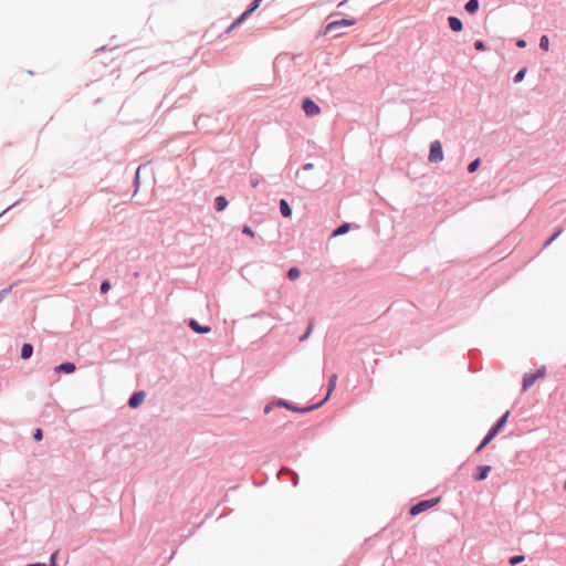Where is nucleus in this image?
Instances as JSON below:
<instances>
[{
	"instance_id": "1",
	"label": "nucleus",
	"mask_w": 566,
	"mask_h": 566,
	"mask_svg": "<svg viewBox=\"0 0 566 566\" xmlns=\"http://www.w3.org/2000/svg\"><path fill=\"white\" fill-rule=\"evenodd\" d=\"M509 415L510 412L506 411L503 417L496 422L495 426H493L489 433L485 436V438L483 439L482 443L479 446L478 450L476 451H481L485 446H488L492 439L503 429V427L505 426L506 421H507V418H509Z\"/></svg>"
},
{
	"instance_id": "28",
	"label": "nucleus",
	"mask_w": 566,
	"mask_h": 566,
	"mask_svg": "<svg viewBox=\"0 0 566 566\" xmlns=\"http://www.w3.org/2000/svg\"><path fill=\"white\" fill-rule=\"evenodd\" d=\"M474 48H475L476 50H479V51H483V50L485 49V45H484V43H483L482 41H476V42L474 43Z\"/></svg>"
},
{
	"instance_id": "20",
	"label": "nucleus",
	"mask_w": 566,
	"mask_h": 566,
	"mask_svg": "<svg viewBox=\"0 0 566 566\" xmlns=\"http://www.w3.org/2000/svg\"><path fill=\"white\" fill-rule=\"evenodd\" d=\"M348 230H349V224H348V223H344V224H342L340 227H338V228L333 232V235H334V237H337V235L344 234V233H346Z\"/></svg>"
},
{
	"instance_id": "25",
	"label": "nucleus",
	"mask_w": 566,
	"mask_h": 566,
	"mask_svg": "<svg viewBox=\"0 0 566 566\" xmlns=\"http://www.w3.org/2000/svg\"><path fill=\"white\" fill-rule=\"evenodd\" d=\"M525 73H526V69H522L521 71H518V73L515 75L514 77V81L517 83V82H521L524 76H525Z\"/></svg>"
},
{
	"instance_id": "24",
	"label": "nucleus",
	"mask_w": 566,
	"mask_h": 566,
	"mask_svg": "<svg viewBox=\"0 0 566 566\" xmlns=\"http://www.w3.org/2000/svg\"><path fill=\"white\" fill-rule=\"evenodd\" d=\"M523 560H524L523 555H516V556H513L510 558V564L514 566V565L522 563Z\"/></svg>"
},
{
	"instance_id": "18",
	"label": "nucleus",
	"mask_w": 566,
	"mask_h": 566,
	"mask_svg": "<svg viewBox=\"0 0 566 566\" xmlns=\"http://www.w3.org/2000/svg\"><path fill=\"white\" fill-rule=\"evenodd\" d=\"M479 9L478 0H469L465 4V10L470 13L475 12Z\"/></svg>"
},
{
	"instance_id": "11",
	"label": "nucleus",
	"mask_w": 566,
	"mask_h": 566,
	"mask_svg": "<svg viewBox=\"0 0 566 566\" xmlns=\"http://www.w3.org/2000/svg\"><path fill=\"white\" fill-rule=\"evenodd\" d=\"M336 381H337V376L332 375L329 378V381H328L327 396L323 400H321V406H323V403L329 398L331 394L333 392V390L336 387Z\"/></svg>"
},
{
	"instance_id": "5",
	"label": "nucleus",
	"mask_w": 566,
	"mask_h": 566,
	"mask_svg": "<svg viewBox=\"0 0 566 566\" xmlns=\"http://www.w3.org/2000/svg\"><path fill=\"white\" fill-rule=\"evenodd\" d=\"M439 501H440V499L437 497V499L426 500V501L419 502L418 504L413 505L410 509V514L413 515V516L418 515L421 512H424L426 510L431 509L432 506H434L437 503H439Z\"/></svg>"
},
{
	"instance_id": "21",
	"label": "nucleus",
	"mask_w": 566,
	"mask_h": 566,
	"mask_svg": "<svg viewBox=\"0 0 566 566\" xmlns=\"http://www.w3.org/2000/svg\"><path fill=\"white\" fill-rule=\"evenodd\" d=\"M539 48L544 51H548L549 40L546 35H543L539 40Z\"/></svg>"
},
{
	"instance_id": "15",
	"label": "nucleus",
	"mask_w": 566,
	"mask_h": 566,
	"mask_svg": "<svg viewBox=\"0 0 566 566\" xmlns=\"http://www.w3.org/2000/svg\"><path fill=\"white\" fill-rule=\"evenodd\" d=\"M280 211L283 217L289 218L292 214V209L285 199L280 201Z\"/></svg>"
},
{
	"instance_id": "19",
	"label": "nucleus",
	"mask_w": 566,
	"mask_h": 566,
	"mask_svg": "<svg viewBox=\"0 0 566 566\" xmlns=\"http://www.w3.org/2000/svg\"><path fill=\"white\" fill-rule=\"evenodd\" d=\"M301 275V272L297 268H291L287 272V276L290 280L294 281L297 280Z\"/></svg>"
},
{
	"instance_id": "8",
	"label": "nucleus",
	"mask_w": 566,
	"mask_h": 566,
	"mask_svg": "<svg viewBox=\"0 0 566 566\" xmlns=\"http://www.w3.org/2000/svg\"><path fill=\"white\" fill-rule=\"evenodd\" d=\"M274 406L285 407V408H287V409H290V410H293V411H301V409H297V408H295V407H293V406L289 405V403H287L286 401H284V400H277L276 402H273V403H269V405H266V406H265V408H264V412H265V413L271 412V410H272V408H273ZM305 410H306V409H302V411H305Z\"/></svg>"
},
{
	"instance_id": "23",
	"label": "nucleus",
	"mask_w": 566,
	"mask_h": 566,
	"mask_svg": "<svg viewBox=\"0 0 566 566\" xmlns=\"http://www.w3.org/2000/svg\"><path fill=\"white\" fill-rule=\"evenodd\" d=\"M563 232V229H558L544 244V247H548L553 241H555L560 233Z\"/></svg>"
},
{
	"instance_id": "17",
	"label": "nucleus",
	"mask_w": 566,
	"mask_h": 566,
	"mask_svg": "<svg viewBox=\"0 0 566 566\" xmlns=\"http://www.w3.org/2000/svg\"><path fill=\"white\" fill-rule=\"evenodd\" d=\"M32 353H33V347H32V345H30V344H24V345L22 346V348H21V357H22L23 359H28V358H30V357H31V355H32Z\"/></svg>"
},
{
	"instance_id": "30",
	"label": "nucleus",
	"mask_w": 566,
	"mask_h": 566,
	"mask_svg": "<svg viewBox=\"0 0 566 566\" xmlns=\"http://www.w3.org/2000/svg\"><path fill=\"white\" fill-rule=\"evenodd\" d=\"M516 45H517L518 48H524V46L526 45V42H525L524 40H518V41H517V43H516Z\"/></svg>"
},
{
	"instance_id": "3",
	"label": "nucleus",
	"mask_w": 566,
	"mask_h": 566,
	"mask_svg": "<svg viewBox=\"0 0 566 566\" xmlns=\"http://www.w3.org/2000/svg\"><path fill=\"white\" fill-rule=\"evenodd\" d=\"M443 160L442 145L439 140H434L430 145L429 161L440 163Z\"/></svg>"
},
{
	"instance_id": "32",
	"label": "nucleus",
	"mask_w": 566,
	"mask_h": 566,
	"mask_svg": "<svg viewBox=\"0 0 566 566\" xmlns=\"http://www.w3.org/2000/svg\"><path fill=\"white\" fill-rule=\"evenodd\" d=\"M564 488H565V490H566V480H565V484H564Z\"/></svg>"
},
{
	"instance_id": "10",
	"label": "nucleus",
	"mask_w": 566,
	"mask_h": 566,
	"mask_svg": "<svg viewBox=\"0 0 566 566\" xmlns=\"http://www.w3.org/2000/svg\"><path fill=\"white\" fill-rule=\"evenodd\" d=\"M189 326L192 331H195L196 333H199V334H207L210 332V327L209 326H201L197 321L195 319H191L190 323H189Z\"/></svg>"
},
{
	"instance_id": "4",
	"label": "nucleus",
	"mask_w": 566,
	"mask_h": 566,
	"mask_svg": "<svg viewBox=\"0 0 566 566\" xmlns=\"http://www.w3.org/2000/svg\"><path fill=\"white\" fill-rule=\"evenodd\" d=\"M545 368H541L535 373L525 374L523 378V390L526 391L537 379L544 377Z\"/></svg>"
},
{
	"instance_id": "22",
	"label": "nucleus",
	"mask_w": 566,
	"mask_h": 566,
	"mask_svg": "<svg viewBox=\"0 0 566 566\" xmlns=\"http://www.w3.org/2000/svg\"><path fill=\"white\" fill-rule=\"evenodd\" d=\"M479 166H480V159H475V160H473V161L468 166V171L472 174V172L476 171V169L479 168Z\"/></svg>"
},
{
	"instance_id": "9",
	"label": "nucleus",
	"mask_w": 566,
	"mask_h": 566,
	"mask_svg": "<svg viewBox=\"0 0 566 566\" xmlns=\"http://www.w3.org/2000/svg\"><path fill=\"white\" fill-rule=\"evenodd\" d=\"M144 399H145V394L143 391L135 392L130 397L128 405L132 408H137L139 405L143 403Z\"/></svg>"
},
{
	"instance_id": "6",
	"label": "nucleus",
	"mask_w": 566,
	"mask_h": 566,
	"mask_svg": "<svg viewBox=\"0 0 566 566\" xmlns=\"http://www.w3.org/2000/svg\"><path fill=\"white\" fill-rule=\"evenodd\" d=\"M262 0H254L251 3V8L247 11H244L228 29V32L233 30L235 27H238L242 21H244L256 8H259L260 2Z\"/></svg>"
},
{
	"instance_id": "29",
	"label": "nucleus",
	"mask_w": 566,
	"mask_h": 566,
	"mask_svg": "<svg viewBox=\"0 0 566 566\" xmlns=\"http://www.w3.org/2000/svg\"><path fill=\"white\" fill-rule=\"evenodd\" d=\"M34 439L36 441H41L42 440V431L41 429H36L35 432H34Z\"/></svg>"
},
{
	"instance_id": "7",
	"label": "nucleus",
	"mask_w": 566,
	"mask_h": 566,
	"mask_svg": "<svg viewBox=\"0 0 566 566\" xmlns=\"http://www.w3.org/2000/svg\"><path fill=\"white\" fill-rule=\"evenodd\" d=\"M302 108L307 116H313L318 113V106L311 98H305Z\"/></svg>"
},
{
	"instance_id": "2",
	"label": "nucleus",
	"mask_w": 566,
	"mask_h": 566,
	"mask_svg": "<svg viewBox=\"0 0 566 566\" xmlns=\"http://www.w3.org/2000/svg\"><path fill=\"white\" fill-rule=\"evenodd\" d=\"M355 24V20L342 19L328 23L325 28V33H332L335 36L340 35V30Z\"/></svg>"
},
{
	"instance_id": "12",
	"label": "nucleus",
	"mask_w": 566,
	"mask_h": 566,
	"mask_svg": "<svg viewBox=\"0 0 566 566\" xmlns=\"http://www.w3.org/2000/svg\"><path fill=\"white\" fill-rule=\"evenodd\" d=\"M75 370V365L73 363H63L55 367V371L57 373H66L71 374Z\"/></svg>"
},
{
	"instance_id": "31",
	"label": "nucleus",
	"mask_w": 566,
	"mask_h": 566,
	"mask_svg": "<svg viewBox=\"0 0 566 566\" xmlns=\"http://www.w3.org/2000/svg\"><path fill=\"white\" fill-rule=\"evenodd\" d=\"M311 168H313V164H307L304 166V169H311Z\"/></svg>"
},
{
	"instance_id": "26",
	"label": "nucleus",
	"mask_w": 566,
	"mask_h": 566,
	"mask_svg": "<svg viewBox=\"0 0 566 566\" xmlns=\"http://www.w3.org/2000/svg\"><path fill=\"white\" fill-rule=\"evenodd\" d=\"M109 289H111V284H109V282H108V281H105V282H103V283H102V285H101V292H102L103 294L107 293V292L109 291Z\"/></svg>"
},
{
	"instance_id": "13",
	"label": "nucleus",
	"mask_w": 566,
	"mask_h": 566,
	"mask_svg": "<svg viewBox=\"0 0 566 566\" xmlns=\"http://www.w3.org/2000/svg\"><path fill=\"white\" fill-rule=\"evenodd\" d=\"M478 471H479V473L474 478L478 481H482L488 478V475L491 471V467L490 465L478 467Z\"/></svg>"
},
{
	"instance_id": "27",
	"label": "nucleus",
	"mask_w": 566,
	"mask_h": 566,
	"mask_svg": "<svg viewBox=\"0 0 566 566\" xmlns=\"http://www.w3.org/2000/svg\"><path fill=\"white\" fill-rule=\"evenodd\" d=\"M242 232H243L244 234H247V235L252 237V238L254 237V232H253V230H252L250 227H248V226H244V227H243Z\"/></svg>"
},
{
	"instance_id": "16",
	"label": "nucleus",
	"mask_w": 566,
	"mask_h": 566,
	"mask_svg": "<svg viewBox=\"0 0 566 566\" xmlns=\"http://www.w3.org/2000/svg\"><path fill=\"white\" fill-rule=\"evenodd\" d=\"M214 205H216L217 211H222V210H224L227 208L228 200L226 199V197L219 196V197L216 198Z\"/></svg>"
},
{
	"instance_id": "14",
	"label": "nucleus",
	"mask_w": 566,
	"mask_h": 566,
	"mask_svg": "<svg viewBox=\"0 0 566 566\" xmlns=\"http://www.w3.org/2000/svg\"><path fill=\"white\" fill-rule=\"evenodd\" d=\"M448 22H449V27L452 31L454 32H459L462 30V22L455 18V17H450L448 19Z\"/></svg>"
}]
</instances>
